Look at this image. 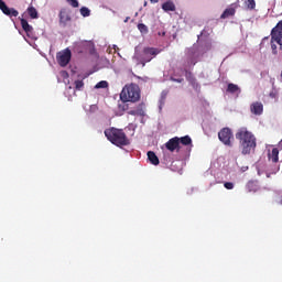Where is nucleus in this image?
Masks as SVG:
<instances>
[{"instance_id": "f257e3e1", "label": "nucleus", "mask_w": 282, "mask_h": 282, "mask_svg": "<svg viewBox=\"0 0 282 282\" xmlns=\"http://www.w3.org/2000/svg\"><path fill=\"white\" fill-rule=\"evenodd\" d=\"M236 140L239 142L242 155H250L257 150V137L246 127L237 130Z\"/></svg>"}, {"instance_id": "f03ea898", "label": "nucleus", "mask_w": 282, "mask_h": 282, "mask_svg": "<svg viewBox=\"0 0 282 282\" xmlns=\"http://www.w3.org/2000/svg\"><path fill=\"white\" fill-rule=\"evenodd\" d=\"M105 135L111 144H115V147H129L131 144V141H129V138L127 137V133L122 129L118 128H110L105 130Z\"/></svg>"}, {"instance_id": "7ed1b4c3", "label": "nucleus", "mask_w": 282, "mask_h": 282, "mask_svg": "<svg viewBox=\"0 0 282 282\" xmlns=\"http://www.w3.org/2000/svg\"><path fill=\"white\" fill-rule=\"evenodd\" d=\"M121 102H138L140 100V87L138 84L126 85L120 93Z\"/></svg>"}, {"instance_id": "20e7f679", "label": "nucleus", "mask_w": 282, "mask_h": 282, "mask_svg": "<svg viewBox=\"0 0 282 282\" xmlns=\"http://www.w3.org/2000/svg\"><path fill=\"white\" fill-rule=\"evenodd\" d=\"M270 45L274 56L279 54V50L282 52V20L271 30Z\"/></svg>"}, {"instance_id": "39448f33", "label": "nucleus", "mask_w": 282, "mask_h": 282, "mask_svg": "<svg viewBox=\"0 0 282 282\" xmlns=\"http://www.w3.org/2000/svg\"><path fill=\"white\" fill-rule=\"evenodd\" d=\"M235 135L232 134V130L230 128H223L218 132V140L225 144V147H232V140Z\"/></svg>"}, {"instance_id": "423d86ee", "label": "nucleus", "mask_w": 282, "mask_h": 282, "mask_svg": "<svg viewBox=\"0 0 282 282\" xmlns=\"http://www.w3.org/2000/svg\"><path fill=\"white\" fill-rule=\"evenodd\" d=\"M56 61L61 67H67V65H69V61H72V51L69 48H65L58 52Z\"/></svg>"}, {"instance_id": "0eeeda50", "label": "nucleus", "mask_w": 282, "mask_h": 282, "mask_svg": "<svg viewBox=\"0 0 282 282\" xmlns=\"http://www.w3.org/2000/svg\"><path fill=\"white\" fill-rule=\"evenodd\" d=\"M158 54H160V50L158 48H153V47L143 48V54L141 57V63L143 67L144 65H147V63H151V61H153V58H155Z\"/></svg>"}, {"instance_id": "6e6552de", "label": "nucleus", "mask_w": 282, "mask_h": 282, "mask_svg": "<svg viewBox=\"0 0 282 282\" xmlns=\"http://www.w3.org/2000/svg\"><path fill=\"white\" fill-rule=\"evenodd\" d=\"M165 149H167V151H171V153H173L174 151H180V149H181L180 137H174V138L170 139L165 143Z\"/></svg>"}, {"instance_id": "1a4fd4ad", "label": "nucleus", "mask_w": 282, "mask_h": 282, "mask_svg": "<svg viewBox=\"0 0 282 282\" xmlns=\"http://www.w3.org/2000/svg\"><path fill=\"white\" fill-rule=\"evenodd\" d=\"M250 111L253 116H261V113H263V104L260 101L251 104Z\"/></svg>"}, {"instance_id": "9d476101", "label": "nucleus", "mask_w": 282, "mask_h": 282, "mask_svg": "<svg viewBox=\"0 0 282 282\" xmlns=\"http://www.w3.org/2000/svg\"><path fill=\"white\" fill-rule=\"evenodd\" d=\"M72 21V17H69V13L65 9L61 10L59 12V23L63 25H67Z\"/></svg>"}, {"instance_id": "9b49d317", "label": "nucleus", "mask_w": 282, "mask_h": 282, "mask_svg": "<svg viewBox=\"0 0 282 282\" xmlns=\"http://www.w3.org/2000/svg\"><path fill=\"white\" fill-rule=\"evenodd\" d=\"M162 10H164V12H175V3L172 0H167L162 4Z\"/></svg>"}, {"instance_id": "f8f14e48", "label": "nucleus", "mask_w": 282, "mask_h": 282, "mask_svg": "<svg viewBox=\"0 0 282 282\" xmlns=\"http://www.w3.org/2000/svg\"><path fill=\"white\" fill-rule=\"evenodd\" d=\"M20 23L22 25V30H24V32L26 34H32L34 28H32V25H30V23H28V20L22 18V19H20Z\"/></svg>"}, {"instance_id": "ddd939ff", "label": "nucleus", "mask_w": 282, "mask_h": 282, "mask_svg": "<svg viewBox=\"0 0 282 282\" xmlns=\"http://www.w3.org/2000/svg\"><path fill=\"white\" fill-rule=\"evenodd\" d=\"M148 160L151 162V164H153L154 166H158V164H160V159L158 158V155L155 154V152L153 151H149L148 152Z\"/></svg>"}, {"instance_id": "4468645a", "label": "nucleus", "mask_w": 282, "mask_h": 282, "mask_svg": "<svg viewBox=\"0 0 282 282\" xmlns=\"http://www.w3.org/2000/svg\"><path fill=\"white\" fill-rule=\"evenodd\" d=\"M268 158L276 164V162H279V149L273 148L271 153L268 154Z\"/></svg>"}, {"instance_id": "2eb2a0df", "label": "nucleus", "mask_w": 282, "mask_h": 282, "mask_svg": "<svg viewBox=\"0 0 282 282\" xmlns=\"http://www.w3.org/2000/svg\"><path fill=\"white\" fill-rule=\"evenodd\" d=\"M227 91L228 94H241V88L237 84H228Z\"/></svg>"}, {"instance_id": "dca6fc26", "label": "nucleus", "mask_w": 282, "mask_h": 282, "mask_svg": "<svg viewBox=\"0 0 282 282\" xmlns=\"http://www.w3.org/2000/svg\"><path fill=\"white\" fill-rule=\"evenodd\" d=\"M26 13L30 17V19H39V11L33 6L26 9Z\"/></svg>"}, {"instance_id": "f3484780", "label": "nucleus", "mask_w": 282, "mask_h": 282, "mask_svg": "<svg viewBox=\"0 0 282 282\" xmlns=\"http://www.w3.org/2000/svg\"><path fill=\"white\" fill-rule=\"evenodd\" d=\"M178 144H183V147H191V144H193V139L188 135L178 138Z\"/></svg>"}, {"instance_id": "a211bd4d", "label": "nucleus", "mask_w": 282, "mask_h": 282, "mask_svg": "<svg viewBox=\"0 0 282 282\" xmlns=\"http://www.w3.org/2000/svg\"><path fill=\"white\" fill-rule=\"evenodd\" d=\"M235 8H228L221 13L220 19H228L229 17H235Z\"/></svg>"}, {"instance_id": "6ab92c4d", "label": "nucleus", "mask_w": 282, "mask_h": 282, "mask_svg": "<svg viewBox=\"0 0 282 282\" xmlns=\"http://www.w3.org/2000/svg\"><path fill=\"white\" fill-rule=\"evenodd\" d=\"M245 6L247 10H254L257 8V2L254 0H246Z\"/></svg>"}, {"instance_id": "aec40b11", "label": "nucleus", "mask_w": 282, "mask_h": 282, "mask_svg": "<svg viewBox=\"0 0 282 282\" xmlns=\"http://www.w3.org/2000/svg\"><path fill=\"white\" fill-rule=\"evenodd\" d=\"M109 87V83L107 80H101L96 84L95 89H107Z\"/></svg>"}, {"instance_id": "412c9836", "label": "nucleus", "mask_w": 282, "mask_h": 282, "mask_svg": "<svg viewBox=\"0 0 282 282\" xmlns=\"http://www.w3.org/2000/svg\"><path fill=\"white\" fill-rule=\"evenodd\" d=\"M247 188H248V191L250 192V193H257V191H258V186H257V183H254V182H249L248 184H247Z\"/></svg>"}, {"instance_id": "4be33fe9", "label": "nucleus", "mask_w": 282, "mask_h": 282, "mask_svg": "<svg viewBox=\"0 0 282 282\" xmlns=\"http://www.w3.org/2000/svg\"><path fill=\"white\" fill-rule=\"evenodd\" d=\"M138 30L142 33V34H147L149 32V28L144 24V23H139L138 24Z\"/></svg>"}, {"instance_id": "5701e85b", "label": "nucleus", "mask_w": 282, "mask_h": 282, "mask_svg": "<svg viewBox=\"0 0 282 282\" xmlns=\"http://www.w3.org/2000/svg\"><path fill=\"white\" fill-rule=\"evenodd\" d=\"M80 14L82 17H89V14H91V11L87 7H82Z\"/></svg>"}, {"instance_id": "b1692460", "label": "nucleus", "mask_w": 282, "mask_h": 282, "mask_svg": "<svg viewBox=\"0 0 282 282\" xmlns=\"http://www.w3.org/2000/svg\"><path fill=\"white\" fill-rule=\"evenodd\" d=\"M83 87H85V83L83 80H75V89H77V91H80Z\"/></svg>"}, {"instance_id": "393cba45", "label": "nucleus", "mask_w": 282, "mask_h": 282, "mask_svg": "<svg viewBox=\"0 0 282 282\" xmlns=\"http://www.w3.org/2000/svg\"><path fill=\"white\" fill-rule=\"evenodd\" d=\"M7 17H10V19H12V17H19V11L15 10L14 8H11L9 10V13H7Z\"/></svg>"}, {"instance_id": "a878e982", "label": "nucleus", "mask_w": 282, "mask_h": 282, "mask_svg": "<svg viewBox=\"0 0 282 282\" xmlns=\"http://www.w3.org/2000/svg\"><path fill=\"white\" fill-rule=\"evenodd\" d=\"M119 110L120 111H129V104L123 102V104L119 105Z\"/></svg>"}, {"instance_id": "bb28decb", "label": "nucleus", "mask_w": 282, "mask_h": 282, "mask_svg": "<svg viewBox=\"0 0 282 282\" xmlns=\"http://www.w3.org/2000/svg\"><path fill=\"white\" fill-rule=\"evenodd\" d=\"M224 186L227 191H232V188H235V184L232 182H226Z\"/></svg>"}, {"instance_id": "cd10ccee", "label": "nucleus", "mask_w": 282, "mask_h": 282, "mask_svg": "<svg viewBox=\"0 0 282 282\" xmlns=\"http://www.w3.org/2000/svg\"><path fill=\"white\" fill-rule=\"evenodd\" d=\"M67 3H69V6H72V8H78V0H66Z\"/></svg>"}, {"instance_id": "c85d7f7f", "label": "nucleus", "mask_w": 282, "mask_h": 282, "mask_svg": "<svg viewBox=\"0 0 282 282\" xmlns=\"http://www.w3.org/2000/svg\"><path fill=\"white\" fill-rule=\"evenodd\" d=\"M10 10L11 8H9V6L7 4L2 10L1 12H3V14H6L8 17V14H10Z\"/></svg>"}, {"instance_id": "c756f323", "label": "nucleus", "mask_w": 282, "mask_h": 282, "mask_svg": "<svg viewBox=\"0 0 282 282\" xmlns=\"http://www.w3.org/2000/svg\"><path fill=\"white\" fill-rule=\"evenodd\" d=\"M269 41H270V36H265V37H263L262 39V42H261V47H265V43H269Z\"/></svg>"}, {"instance_id": "7c9ffc66", "label": "nucleus", "mask_w": 282, "mask_h": 282, "mask_svg": "<svg viewBox=\"0 0 282 282\" xmlns=\"http://www.w3.org/2000/svg\"><path fill=\"white\" fill-rule=\"evenodd\" d=\"M187 65H197V59L193 58V57H189L187 59Z\"/></svg>"}, {"instance_id": "2f4dec72", "label": "nucleus", "mask_w": 282, "mask_h": 282, "mask_svg": "<svg viewBox=\"0 0 282 282\" xmlns=\"http://www.w3.org/2000/svg\"><path fill=\"white\" fill-rule=\"evenodd\" d=\"M174 83H184V78H172Z\"/></svg>"}, {"instance_id": "473e14b6", "label": "nucleus", "mask_w": 282, "mask_h": 282, "mask_svg": "<svg viewBox=\"0 0 282 282\" xmlns=\"http://www.w3.org/2000/svg\"><path fill=\"white\" fill-rule=\"evenodd\" d=\"M129 116H138V110L128 111Z\"/></svg>"}, {"instance_id": "72a5a7b5", "label": "nucleus", "mask_w": 282, "mask_h": 282, "mask_svg": "<svg viewBox=\"0 0 282 282\" xmlns=\"http://www.w3.org/2000/svg\"><path fill=\"white\" fill-rule=\"evenodd\" d=\"M6 6V2L3 0H0V10H2Z\"/></svg>"}, {"instance_id": "f704fd0d", "label": "nucleus", "mask_w": 282, "mask_h": 282, "mask_svg": "<svg viewBox=\"0 0 282 282\" xmlns=\"http://www.w3.org/2000/svg\"><path fill=\"white\" fill-rule=\"evenodd\" d=\"M270 98H276V93L272 91L269 94Z\"/></svg>"}, {"instance_id": "c9c22d12", "label": "nucleus", "mask_w": 282, "mask_h": 282, "mask_svg": "<svg viewBox=\"0 0 282 282\" xmlns=\"http://www.w3.org/2000/svg\"><path fill=\"white\" fill-rule=\"evenodd\" d=\"M151 3H158L160 0H150Z\"/></svg>"}, {"instance_id": "e433bc0d", "label": "nucleus", "mask_w": 282, "mask_h": 282, "mask_svg": "<svg viewBox=\"0 0 282 282\" xmlns=\"http://www.w3.org/2000/svg\"><path fill=\"white\" fill-rule=\"evenodd\" d=\"M186 76H192V73H188V70H185Z\"/></svg>"}, {"instance_id": "4c0bfd02", "label": "nucleus", "mask_w": 282, "mask_h": 282, "mask_svg": "<svg viewBox=\"0 0 282 282\" xmlns=\"http://www.w3.org/2000/svg\"><path fill=\"white\" fill-rule=\"evenodd\" d=\"M278 171H279V167H275V171L272 172V174L274 175Z\"/></svg>"}, {"instance_id": "58836bf2", "label": "nucleus", "mask_w": 282, "mask_h": 282, "mask_svg": "<svg viewBox=\"0 0 282 282\" xmlns=\"http://www.w3.org/2000/svg\"><path fill=\"white\" fill-rule=\"evenodd\" d=\"M267 177H270V174H267Z\"/></svg>"}]
</instances>
